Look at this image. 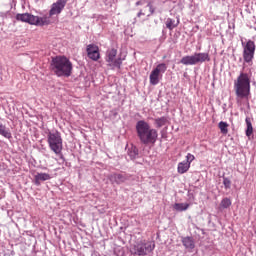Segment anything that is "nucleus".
Returning <instances> with one entry per match:
<instances>
[{"mask_svg": "<svg viewBox=\"0 0 256 256\" xmlns=\"http://www.w3.org/2000/svg\"><path fill=\"white\" fill-rule=\"evenodd\" d=\"M136 133L143 145H155L159 137L157 129L151 128V125L145 120H139L136 123Z\"/></svg>", "mask_w": 256, "mask_h": 256, "instance_id": "f257e3e1", "label": "nucleus"}, {"mask_svg": "<svg viewBox=\"0 0 256 256\" xmlns=\"http://www.w3.org/2000/svg\"><path fill=\"white\" fill-rule=\"evenodd\" d=\"M234 91L237 101L251 97V73L240 72L234 81Z\"/></svg>", "mask_w": 256, "mask_h": 256, "instance_id": "f03ea898", "label": "nucleus"}, {"mask_svg": "<svg viewBox=\"0 0 256 256\" xmlns=\"http://www.w3.org/2000/svg\"><path fill=\"white\" fill-rule=\"evenodd\" d=\"M50 68L57 77H71V73H73V63L66 56H56L53 58Z\"/></svg>", "mask_w": 256, "mask_h": 256, "instance_id": "7ed1b4c3", "label": "nucleus"}, {"mask_svg": "<svg viewBox=\"0 0 256 256\" xmlns=\"http://www.w3.org/2000/svg\"><path fill=\"white\" fill-rule=\"evenodd\" d=\"M155 250V242L140 240L135 242L130 248L131 255L145 256L153 253Z\"/></svg>", "mask_w": 256, "mask_h": 256, "instance_id": "20e7f679", "label": "nucleus"}, {"mask_svg": "<svg viewBox=\"0 0 256 256\" xmlns=\"http://www.w3.org/2000/svg\"><path fill=\"white\" fill-rule=\"evenodd\" d=\"M16 20L38 27H43L44 25H49V23H51V20H49V17L47 16L39 17L29 13L17 14Z\"/></svg>", "mask_w": 256, "mask_h": 256, "instance_id": "39448f33", "label": "nucleus"}, {"mask_svg": "<svg viewBox=\"0 0 256 256\" xmlns=\"http://www.w3.org/2000/svg\"><path fill=\"white\" fill-rule=\"evenodd\" d=\"M205 61H211V57L209 56V53L205 52H199L194 53L193 55H187L182 57L180 60V63L182 65H199V63H205Z\"/></svg>", "mask_w": 256, "mask_h": 256, "instance_id": "423d86ee", "label": "nucleus"}, {"mask_svg": "<svg viewBox=\"0 0 256 256\" xmlns=\"http://www.w3.org/2000/svg\"><path fill=\"white\" fill-rule=\"evenodd\" d=\"M47 139L51 151H53L56 155H59L63 149V139H61V134L58 132H49Z\"/></svg>", "mask_w": 256, "mask_h": 256, "instance_id": "0eeeda50", "label": "nucleus"}, {"mask_svg": "<svg viewBox=\"0 0 256 256\" xmlns=\"http://www.w3.org/2000/svg\"><path fill=\"white\" fill-rule=\"evenodd\" d=\"M243 45V59L245 63L248 65H253V59L255 58V42L252 40H248L246 43H242Z\"/></svg>", "mask_w": 256, "mask_h": 256, "instance_id": "6e6552de", "label": "nucleus"}, {"mask_svg": "<svg viewBox=\"0 0 256 256\" xmlns=\"http://www.w3.org/2000/svg\"><path fill=\"white\" fill-rule=\"evenodd\" d=\"M115 57H117V49H108L105 58L106 63H108V67H111V69H121V65H123V60H121V58L116 59Z\"/></svg>", "mask_w": 256, "mask_h": 256, "instance_id": "1a4fd4ad", "label": "nucleus"}, {"mask_svg": "<svg viewBox=\"0 0 256 256\" xmlns=\"http://www.w3.org/2000/svg\"><path fill=\"white\" fill-rule=\"evenodd\" d=\"M167 71V64L160 63L158 64L150 73V85H159V79L161 77V73H165Z\"/></svg>", "mask_w": 256, "mask_h": 256, "instance_id": "9d476101", "label": "nucleus"}, {"mask_svg": "<svg viewBox=\"0 0 256 256\" xmlns=\"http://www.w3.org/2000/svg\"><path fill=\"white\" fill-rule=\"evenodd\" d=\"M67 5V0H58L51 5L49 10V17H54V15H60V13L65 9Z\"/></svg>", "mask_w": 256, "mask_h": 256, "instance_id": "9b49d317", "label": "nucleus"}, {"mask_svg": "<svg viewBox=\"0 0 256 256\" xmlns=\"http://www.w3.org/2000/svg\"><path fill=\"white\" fill-rule=\"evenodd\" d=\"M86 53L92 61H98L101 59V53L99 52V46L95 44H89L86 48Z\"/></svg>", "mask_w": 256, "mask_h": 256, "instance_id": "f8f14e48", "label": "nucleus"}, {"mask_svg": "<svg viewBox=\"0 0 256 256\" xmlns=\"http://www.w3.org/2000/svg\"><path fill=\"white\" fill-rule=\"evenodd\" d=\"M130 176L128 174L113 173L109 176L111 183H116V185H121L125 181H129Z\"/></svg>", "mask_w": 256, "mask_h": 256, "instance_id": "ddd939ff", "label": "nucleus"}, {"mask_svg": "<svg viewBox=\"0 0 256 256\" xmlns=\"http://www.w3.org/2000/svg\"><path fill=\"white\" fill-rule=\"evenodd\" d=\"M51 179V175L47 173H37L34 176L35 185H41V181H49Z\"/></svg>", "mask_w": 256, "mask_h": 256, "instance_id": "4468645a", "label": "nucleus"}, {"mask_svg": "<svg viewBox=\"0 0 256 256\" xmlns=\"http://www.w3.org/2000/svg\"><path fill=\"white\" fill-rule=\"evenodd\" d=\"M182 245L185 247V249H195V240H193V237H183Z\"/></svg>", "mask_w": 256, "mask_h": 256, "instance_id": "2eb2a0df", "label": "nucleus"}, {"mask_svg": "<svg viewBox=\"0 0 256 256\" xmlns=\"http://www.w3.org/2000/svg\"><path fill=\"white\" fill-rule=\"evenodd\" d=\"M189 169H191V165L186 161L178 163L177 172L180 173V175L187 173Z\"/></svg>", "mask_w": 256, "mask_h": 256, "instance_id": "dca6fc26", "label": "nucleus"}, {"mask_svg": "<svg viewBox=\"0 0 256 256\" xmlns=\"http://www.w3.org/2000/svg\"><path fill=\"white\" fill-rule=\"evenodd\" d=\"M0 135L5 137V139H11L13 137L11 130H9V128H7V126L3 125L2 123H0Z\"/></svg>", "mask_w": 256, "mask_h": 256, "instance_id": "f3484780", "label": "nucleus"}, {"mask_svg": "<svg viewBox=\"0 0 256 256\" xmlns=\"http://www.w3.org/2000/svg\"><path fill=\"white\" fill-rule=\"evenodd\" d=\"M175 211H187L189 209V203H175L173 206Z\"/></svg>", "mask_w": 256, "mask_h": 256, "instance_id": "a211bd4d", "label": "nucleus"}, {"mask_svg": "<svg viewBox=\"0 0 256 256\" xmlns=\"http://www.w3.org/2000/svg\"><path fill=\"white\" fill-rule=\"evenodd\" d=\"M179 25V20H177V22L175 23V20L168 18L166 20V27L167 29H169L170 31H173V29H175V27H177Z\"/></svg>", "mask_w": 256, "mask_h": 256, "instance_id": "6ab92c4d", "label": "nucleus"}, {"mask_svg": "<svg viewBox=\"0 0 256 256\" xmlns=\"http://www.w3.org/2000/svg\"><path fill=\"white\" fill-rule=\"evenodd\" d=\"M155 125L158 129H161V127H164V125H167V117L163 116L160 118H156Z\"/></svg>", "mask_w": 256, "mask_h": 256, "instance_id": "aec40b11", "label": "nucleus"}, {"mask_svg": "<svg viewBox=\"0 0 256 256\" xmlns=\"http://www.w3.org/2000/svg\"><path fill=\"white\" fill-rule=\"evenodd\" d=\"M218 127L223 135H227V133H229V124L227 122H219Z\"/></svg>", "mask_w": 256, "mask_h": 256, "instance_id": "412c9836", "label": "nucleus"}, {"mask_svg": "<svg viewBox=\"0 0 256 256\" xmlns=\"http://www.w3.org/2000/svg\"><path fill=\"white\" fill-rule=\"evenodd\" d=\"M245 121H246V125H247L246 137H250L253 135V124H251L250 118H246Z\"/></svg>", "mask_w": 256, "mask_h": 256, "instance_id": "4be33fe9", "label": "nucleus"}, {"mask_svg": "<svg viewBox=\"0 0 256 256\" xmlns=\"http://www.w3.org/2000/svg\"><path fill=\"white\" fill-rule=\"evenodd\" d=\"M231 205H232V202L228 197L223 198L220 202V209H229Z\"/></svg>", "mask_w": 256, "mask_h": 256, "instance_id": "5701e85b", "label": "nucleus"}, {"mask_svg": "<svg viewBox=\"0 0 256 256\" xmlns=\"http://www.w3.org/2000/svg\"><path fill=\"white\" fill-rule=\"evenodd\" d=\"M137 155H139V150H137V148H131L129 151V157H131V159H136Z\"/></svg>", "mask_w": 256, "mask_h": 256, "instance_id": "b1692460", "label": "nucleus"}, {"mask_svg": "<svg viewBox=\"0 0 256 256\" xmlns=\"http://www.w3.org/2000/svg\"><path fill=\"white\" fill-rule=\"evenodd\" d=\"M223 185H224L225 189H231V180L227 177H224Z\"/></svg>", "mask_w": 256, "mask_h": 256, "instance_id": "393cba45", "label": "nucleus"}, {"mask_svg": "<svg viewBox=\"0 0 256 256\" xmlns=\"http://www.w3.org/2000/svg\"><path fill=\"white\" fill-rule=\"evenodd\" d=\"M193 161H195V156L191 153H188L186 155V163H189V165H191V163H193Z\"/></svg>", "mask_w": 256, "mask_h": 256, "instance_id": "a878e982", "label": "nucleus"}, {"mask_svg": "<svg viewBox=\"0 0 256 256\" xmlns=\"http://www.w3.org/2000/svg\"><path fill=\"white\" fill-rule=\"evenodd\" d=\"M147 7H149L150 15H153L155 13V8H153V4L149 2L147 4Z\"/></svg>", "mask_w": 256, "mask_h": 256, "instance_id": "bb28decb", "label": "nucleus"}, {"mask_svg": "<svg viewBox=\"0 0 256 256\" xmlns=\"http://www.w3.org/2000/svg\"><path fill=\"white\" fill-rule=\"evenodd\" d=\"M141 15H145V13H143V10H140V12L137 14V17H141Z\"/></svg>", "mask_w": 256, "mask_h": 256, "instance_id": "cd10ccee", "label": "nucleus"}, {"mask_svg": "<svg viewBox=\"0 0 256 256\" xmlns=\"http://www.w3.org/2000/svg\"><path fill=\"white\" fill-rule=\"evenodd\" d=\"M139 5H143V2L137 1V2H136V6L139 7Z\"/></svg>", "mask_w": 256, "mask_h": 256, "instance_id": "c85d7f7f", "label": "nucleus"}, {"mask_svg": "<svg viewBox=\"0 0 256 256\" xmlns=\"http://www.w3.org/2000/svg\"><path fill=\"white\" fill-rule=\"evenodd\" d=\"M163 59H167V56H163Z\"/></svg>", "mask_w": 256, "mask_h": 256, "instance_id": "c756f323", "label": "nucleus"}]
</instances>
